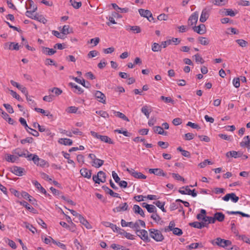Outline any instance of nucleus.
<instances>
[{"label":"nucleus","instance_id":"nucleus-1","mask_svg":"<svg viewBox=\"0 0 250 250\" xmlns=\"http://www.w3.org/2000/svg\"><path fill=\"white\" fill-rule=\"evenodd\" d=\"M213 245H216L219 247L226 248L227 249H231L230 247L231 242L229 240H225L221 238H217L216 239L212 240L211 242Z\"/></svg>","mask_w":250,"mask_h":250},{"label":"nucleus","instance_id":"nucleus-2","mask_svg":"<svg viewBox=\"0 0 250 250\" xmlns=\"http://www.w3.org/2000/svg\"><path fill=\"white\" fill-rule=\"evenodd\" d=\"M149 232L150 236L157 242H161L164 239L161 232L158 229H150Z\"/></svg>","mask_w":250,"mask_h":250},{"label":"nucleus","instance_id":"nucleus-3","mask_svg":"<svg viewBox=\"0 0 250 250\" xmlns=\"http://www.w3.org/2000/svg\"><path fill=\"white\" fill-rule=\"evenodd\" d=\"M27 9H30V11H27L26 12V16L32 17L33 13L37 9V7L34 4V3L32 0H28L26 3L25 5Z\"/></svg>","mask_w":250,"mask_h":250},{"label":"nucleus","instance_id":"nucleus-4","mask_svg":"<svg viewBox=\"0 0 250 250\" xmlns=\"http://www.w3.org/2000/svg\"><path fill=\"white\" fill-rule=\"evenodd\" d=\"M90 133L94 138L98 139L102 142L108 143L109 144H114L113 141L107 136L99 135L98 133L93 131H91Z\"/></svg>","mask_w":250,"mask_h":250},{"label":"nucleus","instance_id":"nucleus-5","mask_svg":"<svg viewBox=\"0 0 250 250\" xmlns=\"http://www.w3.org/2000/svg\"><path fill=\"white\" fill-rule=\"evenodd\" d=\"M126 170L135 178L145 179L146 178V176L141 172L136 171L132 168L129 169L128 168H126Z\"/></svg>","mask_w":250,"mask_h":250},{"label":"nucleus","instance_id":"nucleus-6","mask_svg":"<svg viewBox=\"0 0 250 250\" xmlns=\"http://www.w3.org/2000/svg\"><path fill=\"white\" fill-rule=\"evenodd\" d=\"M139 13L141 16L146 18L149 21H151L154 20L151 12L148 10L140 9H139Z\"/></svg>","mask_w":250,"mask_h":250},{"label":"nucleus","instance_id":"nucleus-7","mask_svg":"<svg viewBox=\"0 0 250 250\" xmlns=\"http://www.w3.org/2000/svg\"><path fill=\"white\" fill-rule=\"evenodd\" d=\"M198 13L197 12H194L189 18L188 20V25L189 27H191L193 26V25L195 24L198 20Z\"/></svg>","mask_w":250,"mask_h":250},{"label":"nucleus","instance_id":"nucleus-8","mask_svg":"<svg viewBox=\"0 0 250 250\" xmlns=\"http://www.w3.org/2000/svg\"><path fill=\"white\" fill-rule=\"evenodd\" d=\"M136 233L143 240L146 242L149 241L150 240L148 237L147 231L145 229L140 230L138 229L136 231Z\"/></svg>","mask_w":250,"mask_h":250},{"label":"nucleus","instance_id":"nucleus-9","mask_svg":"<svg viewBox=\"0 0 250 250\" xmlns=\"http://www.w3.org/2000/svg\"><path fill=\"white\" fill-rule=\"evenodd\" d=\"M11 171L16 175L21 176L24 174L25 170L24 168L22 167L14 166L11 167Z\"/></svg>","mask_w":250,"mask_h":250},{"label":"nucleus","instance_id":"nucleus-10","mask_svg":"<svg viewBox=\"0 0 250 250\" xmlns=\"http://www.w3.org/2000/svg\"><path fill=\"white\" fill-rule=\"evenodd\" d=\"M229 199H231L233 203H236L239 200V197L234 193L227 194L223 197V200L225 201H228Z\"/></svg>","mask_w":250,"mask_h":250},{"label":"nucleus","instance_id":"nucleus-11","mask_svg":"<svg viewBox=\"0 0 250 250\" xmlns=\"http://www.w3.org/2000/svg\"><path fill=\"white\" fill-rule=\"evenodd\" d=\"M95 97L97 100L100 103L103 104L106 103V97L105 95L100 91H96L94 93Z\"/></svg>","mask_w":250,"mask_h":250},{"label":"nucleus","instance_id":"nucleus-12","mask_svg":"<svg viewBox=\"0 0 250 250\" xmlns=\"http://www.w3.org/2000/svg\"><path fill=\"white\" fill-rule=\"evenodd\" d=\"M4 48L5 49L18 50L19 49V45L18 43L14 42H6L4 45Z\"/></svg>","mask_w":250,"mask_h":250},{"label":"nucleus","instance_id":"nucleus-13","mask_svg":"<svg viewBox=\"0 0 250 250\" xmlns=\"http://www.w3.org/2000/svg\"><path fill=\"white\" fill-rule=\"evenodd\" d=\"M241 147H246L248 150L250 149V137L249 136H246L243 139V141L240 143Z\"/></svg>","mask_w":250,"mask_h":250},{"label":"nucleus","instance_id":"nucleus-14","mask_svg":"<svg viewBox=\"0 0 250 250\" xmlns=\"http://www.w3.org/2000/svg\"><path fill=\"white\" fill-rule=\"evenodd\" d=\"M148 171L150 173L154 174L157 176H166V174L160 168H150Z\"/></svg>","mask_w":250,"mask_h":250},{"label":"nucleus","instance_id":"nucleus-15","mask_svg":"<svg viewBox=\"0 0 250 250\" xmlns=\"http://www.w3.org/2000/svg\"><path fill=\"white\" fill-rule=\"evenodd\" d=\"M226 156L227 157L230 156L234 158H237L242 156V152L240 151L237 152L234 150L230 151L226 153Z\"/></svg>","mask_w":250,"mask_h":250},{"label":"nucleus","instance_id":"nucleus-16","mask_svg":"<svg viewBox=\"0 0 250 250\" xmlns=\"http://www.w3.org/2000/svg\"><path fill=\"white\" fill-rule=\"evenodd\" d=\"M102 188L106 193L110 194L111 196L121 198V197L118 193L114 192L112 190L110 189L107 186H103L102 187Z\"/></svg>","mask_w":250,"mask_h":250},{"label":"nucleus","instance_id":"nucleus-17","mask_svg":"<svg viewBox=\"0 0 250 250\" xmlns=\"http://www.w3.org/2000/svg\"><path fill=\"white\" fill-rule=\"evenodd\" d=\"M42 48V53L46 55L51 56L56 53V50L54 48H49L43 46Z\"/></svg>","mask_w":250,"mask_h":250},{"label":"nucleus","instance_id":"nucleus-18","mask_svg":"<svg viewBox=\"0 0 250 250\" xmlns=\"http://www.w3.org/2000/svg\"><path fill=\"white\" fill-rule=\"evenodd\" d=\"M128 206L126 203H124L120 204L118 207L113 209L114 212H120L122 211H126L128 209Z\"/></svg>","mask_w":250,"mask_h":250},{"label":"nucleus","instance_id":"nucleus-19","mask_svg":"<svg viewBox=\"0 0 250 250\" xmlns=\"http://www.w3.org/2000/svg\"><path fill=\"white\" fill-rule=\"evenodd\" d=\"M5 159L8 162L14 163L19 160V157L14 154L13 155L6 154L5 155Z\"/></svg>","mask_w":250,"mask_h":250},{"label":"nucleus","instance_id":"nucleus-20","mask_svg":"<svg viewBox=\"0 0 250 250\" xmlns=\"http://www.w3.org/2000/svg\"><path fill=\"white\" fill-rule=\"evenodd\" d=\"M209 12L208 10H207L206 8L202 10L200 18V21L202 22H204L208 19L209 17Z\"/></svg>","mask_w":250,"mask_h":250},{"label":"nucleus","instance_id":"nucleus-21","mask_svg":"<svg viewBox=\"0 0 250 250\" xmlns=\"http://www.w3.org/2000/svg\"><path fill=\"white\" fill-rule=\"evenodd\" d=\"M33 184L37 188L41 193L44 194L45 196H50V195L47 193L46 191V190L41 186V185L37 181H35L33 182Z\"/></svg>","mask_w":250,"mask_h":250},{"label":"nucleus","instance_id":"nucleus-22","mask_svg":"<svg viewBox=\"0 0 250 250\" xmlns=\"http://www.w3.org/2000/svg\"><path fill=\"white\" fill-rule=\"evenodd\" d=\"M189 225L197 229H202L204 227H207V224L206 223H201L198 222H194L190 223Z\"/></svg>","mask_w":250,"mask_h":250},{"label":"nucleus","instance_id":"nucleus-23","mask_svg":"<svg viewBox=\"0 0 250 250\" xmlns=\"http://www.w3.org/2000/svg\"><path fill=\"white\" fill-rule=\"evenodd\" d=\"M26 150H22L21 148H17L12 151V153L19 157H23L25 156Z\"/></svg>","mask_w":250,"mask_h":250},{"label":"nucleus","instance_id":"nucleus-24","mask_svg":"<svg viewBox=\"0 0 250 250\" xmlns=\"http://www.w3.org/2000/svg\"><path fill=\"white\" fill-rule=\"evenodd\" d=\"M80 173L83 176L88 179H90L91 177V171L85 168H82L80 170Z\"/></svg>","mask_w":250,"mask_h":250},{"label":"nucleus","instance_id":"nucleus-25","mask_svg":"<svg viewBox=\"0 0 250 250\" xmlns=\"http://www.w3.org/2000/svg\"><path fill=\"white\" fill-rule=\"evenodd\" d=\"M19 203L21 205L24 206L27 210H29L30 211L32 212L33 213H36V209L26 201H20L19 202Z\"/></svg>","mask_w":250,"mask_h":250},{"label":"nucleus","instance_id":"nucleus-26","mask_svg":"<svg viewBox=\"0 0 250 250\" xmlns=\"http://www.w3.org/2000/svg\"><path fill=\"white\" fill-rule=\"evenodd\" d=\"M58 142L64 146H71L73 143L72 141L68 138H61L58 141Z\"/></svg>","mask_w":250,"mask_h":250},{"label":"nucleus","instance_id":"nucleus-27","mask_svg":"<svg viewBox=\"0 0 250 250\" xmlns=\"http://www.w3.org/2000/svg\"><path fill=\"white\" fill-rule=\"evenodd\" d=\"M69 85L72 88H74L75 89L74 92H75L76 93H77L78 94H81L83 92V90L82 89V88L81 87L76 85L75 83H69Z\"/></svg>","mask_w":250,"mask_h":250},{"label":"nucleus","instance_id":"nucleus-28","mask_svg":"<svg viewBox=\"0 0 250 250\" xmlns=\"http://www.w3.org/2000/svg\"><path fill=\"white\" fill-rule=\"evenodd\" d=\"M104 161L101 159L96 158L92 161V166L98 168L101 167L104 164Z\"/></svg>","mask_w":250,"mask_h":250},{"label":"nucleus","instance_id":"nucleus-29","mask_svg":"<svg viewBox=\"0 0 250 250\" xmlns=\"http://www.w3.org/2000/svg\"><path fill=\"white\" fill-rule=\"evenodd\" d=\"M78 221L84 225L87 229H90V225L88 221L81 215H79V218L78 219Z\"/></svg>","mask_w":250,"mask_h":250},{"label":"nucleus","instance_id":"nucleus-30","mask_svg":"<svg viewBox=\"0 0 250 250\" xmlns=\"http://www.w3.org/2000/svg\"><path fill=\"white\" fill-rule=\"evenodd\" d=\"M133 210L135 213L139 214L142 217H145V213L143 210L137 205H135L133 206Z\"/></svg>","mask_w":250,"mask_h":250},{"label":"nucleus","instance_id":"nucleus-31","mask_svg":"<svg viewBox=\"0 0 250 250\" xmlns=\"http://www.w3.org/2000/svg\"><path fill=\"white\" fill-rule=\"evenodd\" d=\"M214 216L215 217V220H217L219 222H223L225 219L224 214L220 212H217L214 213Z\"/></svg>","mask_w":250,"mask_h":250},{"label":"nucleus","instance_id":"nucleus-32","mask_svg":"<svg viewBox=\"0 0 250 250\" xmlns=\"http://www.w3.org/2000/svg\"><path fill=\"white\" fill-rule=\"evenodd\" d=\"M154 131L156 133H158L159 134L163 135L165 136L167 135V132L164 131L163 128L159 126H156L154 127Z\"/></svg>","mask_w":250,"mask_h":250},{"label":"nucleus","instance_id":"nucleus-33","mask_svg":"<svg viewBox=\"0 0 250 250\" xmlns=\"http://www.w3.org/2000/svg\"><path fill=\"white\" fill-rule=\"evenodd\" d=\"M73 79L75 80V81L80 84H81L83 86L88 88L89 87L90 84L89 83H87L86 84H85V82L84 79L80 80V79L77 77H73Z\"/></svg>","mask_w":250,"mask_h":250},{"label":"nucleus","instance_id":"nucleus-34","mask_svg":"<svg viewBox=\"0 0 250 250\" xmlns=\"http://www.w3.org/2000/svg\"><path fill=\"white\" fill-rule=\"evenodd\" d=\"M178 191L182 194L189 195L190 192L191 191V189L189 188L188 186H186L185 187H183L179 189Z\"/></svg>","mask_w":250,"mask_h":250},{"label":"nucleus","instance_id":"nucleus-35","mask_svg":"<svg viewBox=\"0 0 250 250\" xmlns=\"http://www.w3.org/2000/svg\"><path fill=\"white\" fill-rule=\"evenodd\" d=\"M191 28L194 31H204L206 30V26L204 24H201L197 26H192Z\"/></svg>","mask_w":250,"mask_h":250},{"label":"nucleus","instance_id":"nucleus-36","mask_svg":"<svg viewBox=\"0 0 250 250\" xmlns=\"http://www.w3.org/2000/svg\"><path fill=\"white\" fill-rule=\"evenodd\" d=\"M111 248L115 250H129V249L126 248L125 247L116 244H112L111 245Z\"/></svg>","mask_w":250,"mask_h":250},{"label":"nucleus","instance_id":"nucleus-37","mask_svg":"<svg viewBox=\"0 0 250 250\" xmlns=\"http://www.w3.org/2000/svg\"><path fill=\"white\" fill-rule=\"evenodd\" d=\"M157 207L160 208L163 212H166V210L164 208L165 202H161L160 201H157L153 203Z\"/></svg>","mask_w":250,"mask_h":250},{"label":"nucleus","instance_id":"nucleus-38","mask_svg":"<svg viewBox=\"0 0 250 250\" xmlns=\"http://www.w3.org/2000/svg\"><path fill=\"white\" fill-rule=\"evenodd\" d=\"M54 35L58 38L64 39L69 32H53Z\"/></svg>","mask_w":250,"mask_h":250},{"label":"nucleus","instance_id":"nucleus-39","mask_svg":"<svg viewBox=\"0 0 250 250\" xmlns=\"http://www.w3.org/2000/svg\"><path fill=\"white\" fill-rule=\"evenodd\" d=\"M49 91L54 93L57 96H59L62 93V91L58 87H54L53 88L49 89Z\"/></svg>","mask_w":250,"mask_h":250},{"label":"nucleus","instance_id":"nucleus-40","mask_svg":"<svg viewBox=\"0 0 250 250\" xmlns=\"http://www.w3.org/2000/svg\"><path fill=\"white\" fill-rule=\"evenodd\" d=\"M177 149L178 151H179L181 152L182 155L183 156L188 157V158L190 157V154L189 152L183 149V148L181 146L178 147Z\"/></svg>","mask_w":250,"mask_h":250},{"label":"nucleus","instance_id":"nucleus-41","mask_svg":"<svg viewBox=\"0 0 250 250\" xmlns=\"http://www.w3.org/2000/svg\"><path fill=\"white\" fill-rule=\"evenodd\" d=\"M71 5L75 9H78L82 6L81 2H77L75 0H70Z\"/></svg>","mask_w":250,"mask_h":250},{"label":"nucleus","instance_id":"nucleus-42","mask_svg":"<svg viewBox=\"0 0 250 250\" xmlns=\"http://www.w3.org/2000/svg\"><path fill=\"white\" fill-rule=\"evenodd\" d=\"M104 225L106 227H110L114 232H115L116 229L120 230L119 228L116 225H114L110 222H105Z\"/></svg>","mask_w":250,"mask_h":250},{"label":"nucleus","instance_id":"nucleus-43","mask_svg":"<svg viewBox=\"0 0 250 250\" xmlns=\"http://www.w3.org/2000/svg\"><path fill=\"white\" fill-rule=\"evenodd\" d=\"M239 45L242 47H245L247 46L248 45V42L242 39H237L235 41Z\"/></svg>","mask_w":250,"mask_h":250},{"label":"nucleus","instance_id":"nucleus-44","mask_svg":"<svg viewBox=\"0 0 250 250\" xmlns=\"http://www.w3.org/2000/svg\"><path fill=\"white\" fill-rule=\"evenodd\" d=\"M114 113L115 114V116L118 117L122 119L124 121H129L128 118L126 117V116L124 115L123 113L119 111H115Z\"/></svg>","mask_w":250,"mask_h":250},{"label":"nucleus","instance_id":"nucleus-45","mask_svg":"<svg viewBox=\"0 0 250 250\" xmlns=\"http://www.w3.org/2000/svg\"><path fill=\"white\" fill-rule=\"evenodd\" d=\"M19 121L21 124L25 127L26 131L29 132V130L30 129V127L28 126L26 120L24 118L21 117L19 119Z\"/></svg>","mask_w":250,"mask_h":250},{"label":"nucleus","instance_id":"nucleus-46","mask_svg":"<svg viewBox=\"0 0 250 250\" xmlns=\"http://www.w3.org/2000/svg\"><path fill=\"white\" fill-rule=\"evenodd\" d=\"M167 41H169V45L171 44H174L177 45L180 43L181 40L178 38H172L171 39H167Z\"/></svg>","mask_w":250,"mask_h":250},{"label":"nucleus","instance_id":"nucleus-47","mask_svg":"<svg viewBox=\"0 0 250 250\" xmlns=\"http://www.w3.org/2000/svg\"><path fill=\"white\" fill-rule=\"evenodd\" d=\"M146 209L149 213H155L156 212L157 209L156 207L152 205H146Z\"/></svg>","mask_w":250,"mask_h":250},{"label":"nucleus","instance_id":"nucleus-48","mask_svg":"<svg viewBox=\"0 0 250 250\" xmlns=\"http://www.w3.org/2000/svg\"><path fill=\"white\" fill-rule=\"evenodd\" d=\"M32 19H34L35 20H36L38 21H40L41 22H42L43 23L45 22V21H46V19L42 16H39V15H34V14L32 15Z\"/></svg>","mask_w":250,"mask_h":250},{"label":"nucleus","instance_id":"nucleus-49","mask_svg":"<svg viewBox=\"0 0 250 250\" xmlns=\"http://www.w3.org/2000/svg\"><path fill=\"white\" fill-rule=\"evenodd\" d=\"M225 15L226 16L234 17L236 15V13L234 12L231 9H225Z\"/></svg>","mask_w":250,"mask_h":250},{"label":"nucleus","instance_id":"nucleus-50","mask_svg":"<svg viewBox=\"0 0 250 250\" xmlns=\"http://www.w3.org/2000/svg\"><path fill=\"white\" fill-rule=\"evenodd\" d=\"M96 113L100 115L101 117H102L104 118H107L109 117L108 114L105 111H103V110L96 111Z\"/></svg>","mask_w":250,"mask_h":250},{"label":"nucleus","instance_id":"nucleus-51","mask_svg":"<svg viewBox=\"0 0 250 250\" xmlns=\"http://www.w3.org/2000/svg\"><path fill=\"white\" fill-rule=\"evenodd\" d=\"M114 132H117L120 134H123L125 136H126V137H129L131 135V133H130L126 130H122L121 129H117L115 130Z\"/></svg>","mask_w":250,"mask_h":250},{"label":"nucleus","instance_id":"nucleus-52","mask_svg":"<svg viewBox=\"0 0 250 250\" xmlns=\"http://www.w3.org/2000/svg\"><path fill=\"white\" fill-rule=\"evenodd\" d=\"M23 224H24V226L27 229H28L32 233H34L35 231H36V229L35 228H34L32 225H30V224L24 222H23Z\"/></svg>","mask_w":250,"mask_h":250},{"label":"nucleus","instance_id":"nucleus-53","mask_svg":"<svg viewBox=\"0 0 250 250\" xmlns=\"http://www.w3.org/2000/svg\"><path fill=\"white\" fill-rule=\"evenodd\" d=\"M161 49V45L157 43H154L152 45V50L154 52L160 51Z\"/></svg>","mask_w":250,"mask_h":250},{"label":"nucleus","instance_id":"nucleus-54","mask_svg":"<svg viewBox=\"0 0 250 250\" xmlns=\"http://www.w3.org/2000/svg\"><path fill=\"white\" fill-rule=\"evenodd\" d=\"M99 178H101V180L103 181L102 183H104L106 181V175L105 173L103 171H100L97 173Z\"/></svg>","mask_w":250,"mask_h":250},{"label":"nucleus","instance_id":"nucleus-55","mask_svg":"<svg viewBox=\"0 0 250 250\" xmlns=\"http://www.w3.org/2000/svg\"><path fill=\"white\" fill-rule=\"evenodd\" d=\"M198 40L200 43L203 45H207L209 42V41L207 38L202 37H199Z\"/></svg>","mask_w":250,"mask_h":250},{"label":"nucleus","instance_id":"nucleus-56","mask_svg":"<svg viewBox=\"0 0 250 250\" xmlns=\"http://www.w3.org/2000/svg\"><path fill=\"white\" fill-rule=\"evenodd\" d=\"M172 177L176 180L185 182V179L177 173H172Z\"/></svg>","mask_w":250,"mask_h":250},{"label":"nucleus","instance_id":"nucleus-57","mask_svg":"<svg viewBox=\"0 0 250 250\" xmlns=\"http://www.w3.org/2000/svg\"><path fill=\"white\" fill-rule=\"evenodd\" d=\"M172 231L174 234L178 236H180L183 233L182 229L178 228H175Z\"/></svg>","mask_w":250,"mask_h":250},{"label":"nucleus","instance_id":"nucleus-58","mask_svg":"<svg viewBox=\"0 0 250 250\" xmlns=\"http://www.w3.org/2000/svg\"><path fill=\"white\" fill-rule=\"evenodd\" d=\"M99 54V52L96 50L90 51L87 54V57L89 58H91L97 56Z\"/></svg>","mask_w":250,"mask_h":250},{"label":"nucleus","instance_id":"nucleus-59","mask_svg":"<svg viewBox=\"0 0 250 250\" xmlns=\"http://www.w3.org/2000/svg\"><path fill=\"white\" fill-rule=\"evenodd\" d=\"M3 106L9 113H13L14 112V110L10 104H4Z\"/></svg>","mask_w":250,"mask_h":250},{"label":"nucleus","instance_id":"nucleus-60","mask_svg":"<svg viewBox=\"0 0 250 250\" xmlns=\"http://www.w3.org/2000/svg\"><path fill=\"white\" fill-rule=\"evenodd\" d=\"M194 58L196 62H200L201 63H203L204 62V61L203 60V58L199 54H195L194 55Z\"/></svg>","mask_w":250,"mask_h":250},{"label":"nucleus","instance_id":"nucleus-61","mask_svg":"<svg viewBox=\"0 0 250 250\" xmlns=\"http://www.w3.org/2000/svg\"><path fill=\"white\" fill-rule=\"evenodd\" d=\"M201 213L197 214V219L198 220H202L203 217H204V215L206 213V210L204 209H201L200 210Z\"/></svg>","mask_w":250,"mask_h":250},{"label":"nucleus","instance_id":"nucleus-62","mask_svg":"<svg viewBox=\"0 0 250 250\" xmlns=\"http://www.w3.org/2000/svg\"><path fill=\"white\" fill-rule=\"evenodd\" d=\"M151 218L157 223L159 222L161 219L156 212L153 213V214L151 215Z\"/></svg>","mask_w":250,"mask_h":250},{"label":"nucleus","instance_id":"nucleus-63","mask_svg":"<svg viewBox=\"0 0 250 250\" xmlns=\"http://www.w3.org/2000/svg\"><path fill=\"white\" fill-rule=\"evenodd\" d=\"M232 83L235 87L238 88L240 86V79L239 78H234Z\"/></svg>","mask_w":250,"mask_h":250},{"label":"nucleus","instance_id":"nucleus-64","mask_svg":"<svg viewBox=\"0 0 250 250\" xmlns=\"http://www.w3.org/2000/svg\"><path fill=\"white\" fill-rule=\"evenodd\" d=\"M112 175L115 182L118 184L121 180L118 174L113 171L112 172Z\"/></svg>","mask_w":250,"mask_h":250}]
</instances>
